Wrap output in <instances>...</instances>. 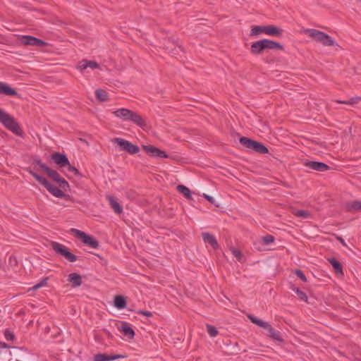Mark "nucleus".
<instances>
[{
  "label": "nucleus",
  "mask_w": 361,
  "mask_h": 361,
  "mask_svg": "<svg viewBox=\"0 0 361 361\" xmlns=\"http://www.w3.org/2000/svg\"><path fill=\"white\" fill-rule=\"evenodd\" d=\"M124 357H126V356L123 355H108L106 353H98L94 356V361H111Z\"/></svg>",
  "instance_id": "16"
},
{
  "label": "nucleus",
  "mask_w": 361,
  "mask_h": 361,
  "mask_svg": "<svg viewBox=\"0 0 361 361\" xmlns=\"http://www.w3.org/2000/svg\"><path fill=\"white\" fill-rule=\"evenodd\" d=\"M20 42L21 44L24 45H30L35 47H43L47 43L42 40L41 39L30 36V35H23L20 38Z\"/></svg>",
  "instance_id": "11"
},
{
  "label": "nucleus",
  "mask_w": 361,
  "mask_h": 361,
  "mask_svg": "<svg viewBox=\"0 0 361 361\" xmlns=\"http://www.w3.org/2000/svg\"><path fill=\"white\" fill-rule=\"evenodd\" d=\"M114 305L118 310L124 309L126 307V300L123 295H116L114 300Z\"/></svg>",
  "instance_id": "23"
},
{
  "label": "nucleus",
  "mask_w": 361,
  "mask_h": 361,
  "mask_svg": "<svg viewBox=\"0 0 361 361\" xmlns=\"http://www.w3.org/2000/svg\"><path fill=\"white\" fill-rule=\"evenodd\" d=\"M70 232L76 238L80 239L85 245L92 248H97L99 247V242L94 238L85 232L76 228H71Z\"/></svg>",
  "instance_id": "8"
},
{
  "label": "nucleus",
  "mask_w": 361,
  "mask_h": 361,
  "mask_svg": "<svg viewBox=\"0 0 361 361\" xmlns=\"http://www.w3.org/2000/svg\"><path fill=\"white\" fill-rule=\"evenodd\" d=\"M283 47L280 43L273 40L263 39L253 42L250 47V51L252 54L257 55L266 49L283 50Z\"/></svg>",
  "instance_id": "5"
},
{
  "label": "nucleus",
  "mask_w": 361,
  "mask_h": 361,
  "mask_svg": "<svg viewBox=\"0 0 361 361\" xmlns=\"http://www.w3.org/2000/svg\"><path fill=\"white\" fill-rule=\"evenodd\" d=\"M66 176L68 178H70V176H69V174H68V173H66Z\"/></svg>",
  "instance_id": "46"
},
{
  "label": "nucleus",
  "mask_w": 361,
  "mask_h": 361,
  "mask_svg": "<svg viewBox=\"0 0 361 361\" xmlns=\"http://www.w3.org/2000/svg\"><path fill=\"white\" fill-rule=\"evenodd\" d=\"M33 164L39 166V169L35 167V170H42L47 173V175L54 180L59 187L64 191L70 190L69 183L61 176V175L55 170L48 167L45 164L42 163L39 159H34Z\"/></svg>",
  "instance_id": "1"
},
{
  "label": "nucleus",
  "mask_w": 361,
  "mask_h": 361,
  "mask_svg": "<svg viewBox=\"0 0 361 361\" xmlns=\"http://www.w3.org/2000/svg\"><path fill=\"white\" fill-rule=\"evenodd\" d=\"M345 209L348 212H350L361 210V200H354L346 202Z\"/></svg>",
  "instance_id": "21"
},
{
  "label": "nucleus",
  "mask_w": 361,
  "mask_h": 361,
  "mask_svg": "<svg viewBox=\"0 0 361 361\" xmlns=\"http://www.w3.org/2000/svg\"><path fill=\"white\" fill-rule=\"evenodd\" d=\"M297 217L307 219L310 216V212L307 210H298L294 213Z\"/></svg>",
  "instance_id": "34"
},
{
  "label": "nucleus",
  "mask_w": 361,
  "mask_h": 361,
  "mask_svg": "<svg viewBox=\"0 0 361 361\" xmlns=\"http://www.w3.org/2000/svg\"><path fill=\"white\" fill-rule=\"evenodd\" d=\"M0 123L18 136H23V130L16 120L4 110L0 109Z\"/></svg>",
  "instance_id": "6"
},
{
  "label": "nucleus",
  "mask_w": 361,
  "mask_h": 361,
  "mask_svg": "<svg viewBox=\"0 0 361 361\" xmlns=\"http://www.w3.org/2000/svg\"><path fill=\"white\" fill-rule=\"evenodd\" d=\"M4 336L7 341H13L15 339L14 334L8 329L4 331Z\"/></svg>",
  "instance_id": "37"
},
{
  "label": "nucleus",
  "mask_w": 361,
  "mask_h": 361,
  "mask_svg": "<svg viewBox=\"0 0 361 361\" xmlns=\"http://www.w3.org/2000/svg\"><path fill=\"white\" fill-rule=\"evenodd\" d=\"M305 33L308 35L315 41L322 43L324 46L330 47L334 46L335 44V41L331 36L318 30L307 29L305 31Z\"/></svg>",
  "instance_id": "7"
},
{
  "label": "nucleus",
  "mask_w": 361,
  "mask_h": 361,
  "mask_svg": "<svg viewBox=\"0 0 361 361\" xmlns=\"http://www.w3.org/2000/svg\"><path fill=\"white\" fill-rule=\"evenodd\" d=\"M78 68L80 69V71H84L86 68H87V60L83 59V60L80 61L78 65Z\"/></svg>",
  "instance_id": "39"
},
{
  "label": "nucleus",
  "mask_w": 361,
  "mask_h": 361,
  "mask_svg": "<svg viewBox=\"0 0 361 361\" xmlns=\"http://www.w3.org/2000/svg\"><path fill=\"white\" fill-rule=\"evenodd\" d=\"M290 289L298 295L301 300L305 302L307 301V296L306 293L300 290L298 287L293 285L291 286Z\"/></svg>",
  "instance_id": "31"
},
{
  "label": "nucleus",
  "mask_w": 361,
  "mask_h": 361,
  "mask_svg": "<svg viewBox=\"0 0 361 361\" xmlns=\"http://www.w3.org/2000/svg\"><path fill=\"white\" fill-rule=\"evenodd\" d=\"M295 275L300 278L303 282H306L307 281V278L306 276H305L304 273L302 271H301L300 269H296L295 271Z\"/></svg>",
  "instance_id": "38"
},
{
  "label": "nucleus",
  "mask_w": 361,
  "mask_h": 361,
  "mask_svg": "<svg viewBox=\"0 0 361 361\" xmlns=\"http://www.w3.org/2000/svg\"><path fill=\"white\" fill-rule=\"evenodd\" d=\"M247 318L250 320V322L252 323L257 325L259 327H262V328L267 330L268 331L267 336L270 339H271L274 341H276L279 343H284V340L283 339V338L281 336V332L274 329L269 323L264 322L252 314H248Z\"/></svg>",
  "instance_id": "4"
},
{
  "label": "nucleus",
  "mask_w": 361,
  "mask_h": 361,
  "mask_svg": "<svg viewBox=\"0 0 361 361\" xmlns=\"http://www.w3.org/2000/svg\"><path fill=\"white\" fill-rule=\"evenodd\" d=\"M48 278H44L41 280L40 282L33 286L31 289L33 290H36L42 287L45 286L47 284Z\"/></svg>",
  "instance_id": "35"
},
{
  "label": "nucleus",
  "mask_w": 361,
  "mask_h": 361,
  "mask_svg": "<svg viewBox=\"0 0 361 361\" xmlns=\"http://www.w3.org/2000/svg\"><path fill=\"white\" fill-rule=\"evenodd\" d=\"M202 237L203 241L205 243L209 244L214 250H216L219 248V245L217 243V240L212 234L209 233H202Z\"/></svg>",
  "instance_id": "17"
},
{
  "label": "nucleus",
  "mask_w": 361,
  "mask_h": 361,
  "mask_svg": "<svg viewBox=\"0 0 361 361\" xmlns=\"http://www.w3.org/2000/svg\"><path fill=\"white\" fill-rule=\"evenodd\" d=\"M254 141H255L254 140H252L247 137H241L239 140L240 143L243 146H244L245 147H246L249 149H251Z\"/></svg>",
  "instance_id": "30"
},
{
  "label": "nucleus",
  "mask_w": 361,
  "mask_h": 361,
  "mask_svg": "<svg viewBox=\"0 0 361 361\" xmlns=\"http://www.w3.org/2000/svg\"><path fill=\"white\" fill-rule=\"evenodd\" d=\"M51 248L59 255L65 257L68 262H74L78 260V257L71 253L64 245L57 242L51 243Z\"/></svg>",
  "instance_id": "9"
},
{
  "label": "nucleus",
  "mask_w": 361,
  "mask_h": 361,
  "mask_svg": "<svg viewBox=\"0 0 361 361\" xmlns=\"http://www.w3.org/2000/svg\"><path fill=\"white\" fill-rule=\"evenodd\" d=\"M177 190L183 194L186 198L189 199V200H192V196H191V192L190 190V189L183 185H178L177 186Z\"/></svg>",
  "instance_id": "28"
},
{
  "label": "nucleus",
  "mask_w": 361,
  "mask_h": 361,
  "mask_svg": "<svg viewBox=\"0 0 361 361\" xmlns=\"http://www.w3.org/2000/svg\"><path fill=\"white\" fill-rule=\"evenodd\" d=\"M303 165L310 170L317 171H326L329 169V166L325 163L314 161H307Z\"/></svg>",
  "instance_id": "13"
},
{
  "label": "nucleus",
  "mask_w": 361,
  "mask_h": 361,
  "mask_svg": "<svg viewBox=\"0 0 361 361\" xmlns=\"http://www.w3.org/2000/svg\"><path fill=\"white\" fill-rule=\"evenodd\" d=\"M360 101H361L360 97H354L350 98L348 100H336L335 102L338 104L354 105V104H357Z\"/></svg>",
  "instance_id": "29"
},
{
  "label": "nucleus",
  "mask_w": 361,
  "mask_h": 361,
  "mask_svg": "<svg viewBox=\"0 0 361 361\" xmlns=\"http://www.w3.org/2000/svg\"><path fill=\"white\" fill-rule=\"evenodd\" d=\"M266 32V25H254L251 27L250 36H259Z\"/></svg>",
  "instance_id": "25"
},
{
  "label": "nucleus",
  "mask_w": 361,
  "mask_h": 361,
  "mask_svg": "<svg viewBox=\"0 0 361 361\" xmlns=\"http://www.w3.org/2000/svg\"><path fill=\"white\" fill-rule=\"evenodd\" d=\"M51 158L60 168H63L66 167V165H69V160L66 154L60 152H54L51 154Z\"/></svg>",
  "instance_id": "14"
},
{
  "label": "nucleus",
  "mask_w": 361,
  "mask_h": 361,
  "mask_svg": "<svg viewBox=\"0 0 361 361\" xmlns=\"http://www.w3.org/2000/svg\"><path fill=\"white\" fill-rule=\"evenodd\" d=\"M329 262L332 265L335 273L343 274L342 265L335 258L328 259Z\"/></svg>",
  "instance_id": "26"
},
{
  "label": "nucleus",
  "mask_w": 361,
  "mask_h": 361,
  "mask_svg": "<svg viewBox=\"0 0 361 361\" xmlns=\"http://www.w3.org/2000/svg\"><path fill=\"white\" fill-rule=\"evenodd\" d=\"M113 114L116 117L122 118L125 121H130L142 129L147 127L145 119L137 112L128 109L121 108L114 111Z\"/></svg>",
  "instance_id": "2"
},
{
  "label": "nucleus",
  "mask_w": 361,
  "mask_h": 361,
  "mask_svg": "<svg viewBox=\"0 0 361 361\" xmlns=\"http://www.w3.org/2000/svg\"><path fill=\"white\" fill-rule=\"evenodd\" d=\"M337 240L343 245V246H347L345 240L342 238V237H337Z\"/></svg>",
  "instance_id": "44"
},
{
  "label": "nucleus",
  "mask_w": 361,
  "mask_h": 361,
  "mask_svg": "<svg viewBox=\"0 0 361 361\" xmlns=\"http://www.w3.org/2000/svg\"><path fill=\"white\" fill-rule=\"evenodd\" d=\"M87 68H90L91 69H95L99 67L97 63L94 61H88L87 60Z\"/></svg>",
  "instance_id": "40"
},
{
  "label": "nucleus",
  "mask_w": 361,
  "mask_h": 361,
  "mask_svg": "<svg viewBox=\"0 0 361 361\" xmlns=\"http://www.w3.org/2000/svg\"><path fill=\"white\" fill-rule=\"evenodd\" d=\"M26 170L30 175H32L35 178V179L37 181L42 184L52 195L59 198L67 199V197L68 195H66L63 192L64 190H62L61 188L55 186L54 185L51 184L46 178L42 177L31 169L27 168Z\"/></svg>",
  "instance_id": "3"
},
{
  "label": "nucleus",
  "mask_w": 361,
  "mask_h": 361,
  "mask_svg": "<svg viewBox=\"0 0 361 361\" xmlns=\"http://www.w3.org/2000/svg\"><path fill=\"white\" fill-rule=\"evenodd\" d=\"M137 314L145 315L147 317H150L152 316V313L151 312L142 310H138Z\"/></svg>",
  "instance_id": "42"
},
{
  "label": "nucleus",
  "mask_w": 361,
  "mask_h": 361,
  "mask_svg": "<svg viewBox=\"0 0 361 361\" xmlns=\"http://www.w3.org/2000/svg\"><path fill=\"white\" fill-rule=\"evenodd\" d=\"M232 252H233V255H234V257H236L238 260H240L241 259L242 253L240 250L234 249V250H233Z\"/></svg>",
  "instance_id": "41"
},
{
  "label": "nucleus",
  "mask_w": 361,
  "mask_h": 361,
  "mask_svg": "<svg viewBox=\"0 0 361 361\" xmlns=\"http://www.w3.org/2000/svg\"><path fill=\"white\" fill-rule=\"evenodd\" d=\"M283 30L281 28L272 25H266V35L272 37H281Z\"/></svg>",
  "instance_id": "19"
},
{
  "label": "nucleus",
  "mask_w": 361,
  "mask_h": 361,
  "mask_svg": "<svg viewBox=\"0 0 361 361\" xmlns=\"http://www.w3.org/2000/svg\"><path fill=\"white\" fill-rule=\"evenodd\" d=\"M251 150L259 154H267L269 152V149L265 145L255 140L253 142Z\"/></svg>",
  "instance_id": "22"
},
{
  "label": "nucleus",
  "mask_w": 361,
  "mask_h": 361,
  "mask_svg": "<svg viewBox=\"0 0 361 361\" xmlns=\"http://www.w3.org/2000/svg\"><path fill=\"white\" fill-rule=\"evenodd\" d=\"M68 281L71 283L72 288H77L82 283V276L77 273H71L68 275Z\"/></svg>",
  "instance_id": "18"
},
{
  "label": "nucleus",
  "mask_w": 361,
  "mask_h": 361,
  "mask_svg": "<svg viewBox=\"0 0 361 361\" xmlns=\"http://www.w3.org/2000/svg\"><path fill=\"white\" fill-rule=\"evenodd\" d=\"M107 199L111 208L114 209L116 214H119L123 212L122 207L119 204L118 202H116L114 200V198L112 196H109Z\"/></svg>",
  "instance_id": "24"
},
{
  "label": "nucleus",
  "mask_w": 361,
  "mask_h": 361,
  "mask_svg": "<svg viewBox=\"0 0 361 361\" xmlns=\"http://www.w3.org/2000/svg\"><path fill=\"white\" fill-rule=\"evenodd\" d=\"M95 96L98 100L100 102H106L109 99L108 93L102 89L96 90Z\"/></svg>",
  "instance_id": "27"
},
{
  "label": "nucleus",
  "mask_w": 361,
  "mask_h": 361,
  "mask_svg": "<svg viewBox=\"0 0 361 361\" xmlns=\"http://www.w3.org/2000/svg\"><path fill=\"white\" fill-rule=\"evenodd\" d=\"M206 327L207 333L211 337H215L218 335L219 331L215 326L210 324H207Z\"/></svg>",
  "instance_id": "33"
},
{
  "label": "nucleus",
  "mask_w": 361,
  "mask_h": 361,
  "mask_svg": "<svg viewBox=\"0 0 361 361\" xmlns=\"http://www.w3.org/2000/svg\"><path fill=\"white\" fill-rule=\"evenodd\" d=\"M0 94H6L8 96H16L18 92L7 84L0 82Z\"/></svg>",
  "instance_id": "20"
},
{
  "label": "nucleus",
  "mask_w": 361,
  "mask_h": 361,
  "mask_svg": "<svg viewBox=\"0 0 361 361\" xmlns=\"http://www.w3.org/2000/svg\"><path fill=\"white\" fill-rule=\"evenodd\" d=\"M118 329L123 333L124 336L129 339H133L135 336L134 330L130 326L129 324L126 322H121L120 326H118Z\"/></svg>",
  "instance_id": "15"
},
{
  "label": "nucleus",
  "mask_w": 361,
  "mask_h": 361,
  "mask_svg": "<svg viewBox=\"0 0 361 361\" xmlns=\"http://www.w3.org/2000/svg\"><path fill=\"white\" fill-rule=\"evenodd\" d=\"M142 148L144 151L150 157H159V158H167L169 156L166 152L161 150L160 149L152 146V145H143Z\"/></svg>",
  "instance_id": "12"
},
{
  "label": "nucleus",
  "mask_w": 361,
  "mask_h": 361,
  "mask_svg": "<svg viewBox=\"0 0 361 361\" xmlns=\"http://www.w3.org/2000/svg\"><path fill=\"white\" fill-rule=\"evenodd\" d=\"M113 142L117 144L121 150L126 151L130 154H135L140 152V147L128 140L121 137H116Z\"/></svg>",
  "instance_id": "10"
},
{
  "label": "nucleus",
  "mask_w": 361,
  "mask_h": 361,
  "mask_svg": "<svg viewBox=\"0 0 361 361\" xmlns=\"http://www.w3.org/2000/svg\"><path fill=\"white\" fill-rule=\"evenodd\" d=\"M203 197L210 203L214 204V199L212 196L207 194H203Z\"/></svg>",
  "instance_id": "43"
},
{
  "label": "nucleus",
  "mask_w": 361,
  "mask_h": 361,
  "mask_svg": "<svg viewBox=\"0 0 361 361\" xmlns=\"http://www.w3.org/2000/svg\"><path fill=\"white\" fill-rule=\"evenodd\" d=\"M0 344H1V347H2V348H8V347H9V346H8L6 343H1Z\"/></svg>",
  "instance_id": "45"
},
{
  "label": "nucleus",
  "mask_w": 361,
  "mask_h": 361,
  "mask_svg": "<svg viewBox=\"0 0 361 361\" xmlns=\"http://www.w3.org/2000/svg\"><path fill=\"white\" fill-rule=\"evenodd\" d=\"M264 245H269L274 242L275 238L271 235H267L262 238Z\"/></svg>",
  "instance_id": "36"
},
{
  "label": "nucleus",
  "mask_w": 361,
  "mask_h": 361,
  "mask_svg": "<svg viewBox=\"0 0 361 361\" xmlns=\"http://www.w3.org/2000/svg\"><path fill=\"white\" fill-rule=\"evenodd\" d=\"M64 168L66 169V171L69 173L73 174L76 176H81V173H80V171L75 166H72L70 163L69 165H66Z\"/></svg>",
  "instance_id": "32"
}]
</instances>
